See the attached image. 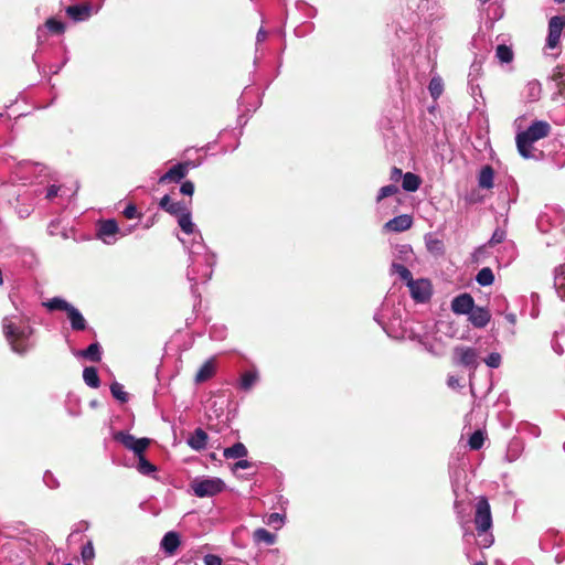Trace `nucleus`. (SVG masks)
<instances>
[{"instance_id":"1","label":"nucleus","mask_w":565,"mask_h":565,"mask_svg":"<svg viewBox=\"0 0 565 565\" xmlns=\"http://www.w3.org/2000/svg\"><path fill=\"white\" fill-rule=\"evenodd\" d=\"M178 224L185 234L193 235L190 245L182 238L180 241L189 252L190 263L186 277L192 282L191 291L195 294L198 284L207 282L211 279L216 264V255L204 244L202 234L196 231V226L192 222L190 210L178 217Z\"/></svg>"},{"instance_id":"2","label":"nucleus","mask_w":565,"mask_h":565,"mask_svg":"<svg viewBox=\"0 0 565 565\" xmlns=\"http://www.w3.org/2000/svg\"><path fill=\"white\" fill-rule=\"evenodd\" d=\"M2 331L11 350L19 355H25L35 347L34 328L30 318L23 313L6 316L2 319Z\"/></svg>"},{"instance_id":"3","label":"nucleus","mask_w":565,"mask_h":565,"mask_svg":"<svg viewBox=\"0 0 565 565\" xmlns=\"http://www.w3.org/2000/svg\"><path fill=\"white\" fill-rule=\"evenodd\" d=\"M473 523L476 526L477 535L479 540V546L481 548L490 547L494 537L491 532L492 529V514L489 501L486 497H480L476 503Z\"/></svg>"},{"instance_id":"4","label":"nucleus","mask_w":565,"mask_h":565,"mask_svg":"<svg viewBox=\"0 0 565 565\" xmlns=\"http://www.w3.org/2000/svg\"><path fill=\"white\" fill-rule=\"evenodd\" d=\"M401 311L399 307H391L390 303L385 301L381 309L374 315V320L390 338L401 339L405 337Z\"/></svg>"},{"instance_id":"5","label":"nucleus","mask_w":565,"mask_h":565,"mask_svg":"<svg viewBox=\"0 0 565 565\" xmlns=\"http://www.w3.org/2000/svg\"><path fill=\"white\" fill-rule=\"evenodd\" d=\"M13 174L24 182H38L39 184L53 179L49 167L30 160L20 161L13 170Z\"/></svg>"},{"instance_id":"6","label":"nucleus","mask_w":565,"mask_h":565,"mask_svg":"<svg viewBox=\"0 0 565 565\" xmlns=\"http://www.w3.org/2000/svg\"><path fill=\"white\" fill-rule=\"evenodd\" d=\"M226 488L225 482L218 477L202 476L190 482V490L198 498H212L222 493Z\"/></svg>"},{"instance_id":"7","label":"nucleus","mask_w":565,"mask_h":565,"mask_svg":"<svg viewBox=\"0 0 565 565\" xmlns=\"http://www.w3.org/2000/svg\"><path fill=\"white\" fill-rule=\"evenodd\" d=\"M114 439L117 443H120L128 450L134 451V454L136 456L143 454L145 450L150 445L149 438H146V437L136 438L134 435L129 434L128 431H122V430L115 433Z\"/></svg>"},{"instance_id":"8","label":"nucleus","mask_w":565,"mask_h":565,"mask_svg":"<svg viewBox=\"0 0 565 565\" xmlns=\"http://www.w3.org/2000/svg\"><path fill=\"white\" fill-rule=\"evenodd\" d=\"M119 227L114 218L100 220L96 224V236L105 244L111 245L117 242Z\"/></svg>"},{"instance_id":"9","label":"nucleus","mask_w":565,"mask_h":565,"mask_svg":"<svg viewBox=\"0 0 565 565\" xmlns=\"http://www.w3.org/2000/svg\"><path fill=\"white\" fill-rule=\"evenodd\" d=\"M565 29V15H554L548 21V33L546 38V47L555 49L558 46L563 31Z\"/></svg>"},{"instance_id":"10","label":"nucleus","mask_w":565,"mask_h":565,"mask_svg":"<svg viewBox=\"0 0 565 565\" xmlns=\"http://www.w3.org/2000/svg\"><path fill=\"white\" fill-rule=\"evenodd\" d=\"M412 298L419 303H424L428 301L431 297V284L428 279H413L407 285Z\"/></svg>"},{"instance_id":"11","label":"nucleus","mask_w":565,"mask_h":565,"mask_svg":"<svg viewBox=\"0 0 565 565\" xmlns=\"http://www.w3.org/2000/svg\"><path fill=\"white\" fill-rule=\"evenodd\" d=\"M194 167L195 164L192 161L179 162L171 167L166 173H163L159 178L158 182L160 184H166L169 182L179 183L182 179L185 178V175L189 172V169Z\"/></svg>"},{"instance_id":"12","label":"nucleus","mask_w":565,"mask_h":565,"mask_svg":"<svg viewBox=\"0 0 565 565\" xmlns=\"http://www.w3.org/2000/svg\"><path fill=\"white\" fill-rule=\"evenodd\" d=\"M454 362L468 369H477L478 355L473 348L456 347L454 349Z\"/></svg>"},{"instance_id":"13","label":"nucleus","mask_w":565,"mask_h":565,"mask_svg":"<svg viewBox=\"0 0 565 565\" xmlns=\"http://www.w3.org/2000/svg\"><path fill=\"white\" fill-rule=\"evenodd\" d=\"M475 307V300L468 292L460 294L451 301V310L456 315H469Z\"/></svg>"},{"instance_id":"14","label":"nucleus","mask_w":565,"mask_h":565,"mask_svg":"<svg viewBox=\"0 0 565 565\" xmlns=\"http://www.w3.org/2000/svg\"><path fill=\"white\" fill-rule=\"evenodd\" d=\"M550 131L551 126L547 121L535 120L523 132H525L532 140L537 141L547 137Z\"/></svg>"},{"instance_id":"15","label":"nucleus","mask_w":565,"mask_h":565,"mask_svg":"<svg viewBox=\"0 0 565 565\" xmlns=\"http://www.w3.org/2000/svg\"><path fill=\"white\" fill-rule=\"evenodd\" d=\"M413 224V218L408 214H401L387 221L384 228L388 232H404L408 230Z\"/></svg>"},{"instance_id":"16","label":"nucleus","mask_w":565,"mask_h":565,"mask_svg":"<svg viewBox=\"0 0 565 565\" xmlns=\"http://www.w3.org/2000/svg\"><path fill=\"white\" fill-rule=\"evenodd\" d=\"M159 207L177 217L189 210L183 202H173L168 194L160 199Z\"/></svg>"},{"instance_id":"17","label":"nucleus","mask_w":565,"mask_h":565,"mask_svg":"<svg viewBox=\"0 0 565 565\" xmlns=\"http://www.w3.org/2000/svg\"><path fill=\"white\" fill-rule=\"evenodd\" d=\"M518 151L521 157L524 159H531L534 157L533 154V143L535 142L532 140L525 132L521 131L515 137Z\"/></svg>"},{"instance_id":"18","label":"nucleus","mask_w":565,"mask_h":565,"mask_svg":"<svg viewBox=\"0 0 565 565\" xmlns=\"http://www.w3.org/2000/svg\"><path fill=\"white\" fill-rule=\"evenodd\" d=\"M468 316L469 321L476 328H484L491 319L489 310L483 307H473Z\"/></svg>"},{"instance_id":"19","label":"nucleus","mask_w":565,"mask_h":565,"mask_svg":"<svg viewBox=\"0 0 565 565\" xmlns=\"http://www.w3.org/2000/svg\"><path fill=\"white\" fill-rule=\"evenodd\" d=\"M180 535L174 531H170L163 535L160 542V547L166 554L173 555L180 546Z\"/></svg>"},{"instance_id":"20","label":"nucleus","mask_w":565,"mask_h":565,"mask_svg":"<svg viewBox=\"0 0 565 565\" xmlns=\"http://www.w3.org/2000/svg\"><path fill=\"white\" fill-rule=\"evenodd\" d=\"M90 13V4H74L66 8V14L75 22L87 20Z\"/></svg>"},{"instance_id":"21","label":"nucleus","mask_w":565,"mask_h":565,"mask_svg":"<svg viewBox=\"0 0 565 565\" xmlns=\"http://www.w3.org/2000/svg\"><path fill=\"white\" fill-rule=\"evenodd\" d=\"M66 315L73 331H84L87 329V321L76 307L72 306L66 311Z\"/></svg>"},{"instance_id":"22","label":"nucleus","mask_w":565,"mask_h":565,"mask_svg":"<svg viewBox=\"0 0 565 565\" xmlns=\"http://www.w3.org/2000/svg\"><path fill=\"white\" fill-rule=\"evenodd\" d=\"M74 355L90 362H99L103 355L102 347L98 342H93L86 349L74 352Z\"/></svg>"},{"instance_id":"23","label":"nucleus","mask_w":565,"mask_h":565,"mask_svg":"<svg viewBox=\"0 0 565 565\" xmlns=\"http://www.w3.org/2000/svg\"><path fill=\"white\" fill-rule=\"evenodd\" d=\"M209 436L202 428H196L188 438V445L196 451L206 447Z\"/></svg>"},{"instance_id":"24","label":"nucleus","mask_w":565,"mask_h":565,"mask_svg":"<svg viewBox=\"0 0 565 565\" xmlns=\"http://www.w3.org/2000/svg\"><path fill=\"white\" fill-rule=\"evenodd\" d=\"M46 30H49L53 33H56V34H62L65 30V25L63 22H61L54 18L47 19L45 24L42 26H39L36 30L38 41L42 40V36H44Z\"/></svg>"},{"instance_id":"25","label":"nucleus","mask_w":565,"mask_h":565,"mask_svg":"<svg viewBox=\"0 0 565 565\" xmlns=\"http://www.w3.org/2000/svg\"><path fill=\"white\" fill-rule=\"evenodd\" d=\"M248 454L246 446L243 443H235L233 446L227 447L223 450V457L225 459H241L245 458Z\"/></svg>"},{"instance_id":"26","label":"nucleus","mask_w":565,"mask_h":565,"mask_svg":"<svg viewBox=\"0 0 565 565\" xmlns=\"http://www.w3.org/2000/svg\"><path fill=\"white\" fill-rule=\"evenodd\" d=\"M214 373H215V365L213 363V360H207L198 370V372L195 374V382L203 383V382L210 380L214 375Z\"/></svg>"},{"instance_id":"27","label":"nucleus","mask_w":565,"mask_h":565,"mask_svg":"<svg viewBox=\"0 0 565 565\" xmlns=\"http://www.w3.org/2000/svg\"><path fill=\"white\" fill-rule=\"evenodd\" d=\"M494 171L492 167L484 166L478 175L479 186L482 189H491L493 186Z\"/></svg>"},{"instance_id":"28","label":"nucleus","mask_w":565,"mask_h":565,"mask_svg":"<svg viewBox=\"0 0 565 565\" xmlns=\"http://www.w3.org/2000/svg\"><path fill=\"white\" fill-rule=\"evenodd\" d=\"M420 183H422L420 178L413 172H406L403 175L402 188L406 192L417 191L420 186Z\"/></svg>"},{"instance_id":"29","label":"nucleus","mask_w":565,"mask_h":565,"mask_svg":"<svg viewBox=\"0 0 565 565\" xmlns=\"http://www.w3.org/2000/svg\"><path fill=\"white\" fill-rule=\"evenodd\" d=\"M83 380L88 387L98 388L100 386L98 371L94 366H86L83 370Z\"/></svg>"},{"instance_id":"30","label":"nucleus","mask_w":565,"mask_h":565,"mask_svg":"<svg viewBox=\"0 0 565 565\" xmlns=\"http://www.w3.org/2000/svg\"><path fill=\"white\" fill-rule=\"evenodd\" d=\"M258 381V372L256 370H249L241 375L238 386L242 391H249Z\"/></svg>"},{"instance_id":"31","label":"nucleus","mask_w":565,"mask_h":565,"mask_svg":"<svg viewBox=\"0 0 565 565\" xmlns=\"http://www.w3.org/2000/svg\"><path fill=\"white\" fill-rule=\"evenodd\" d=\"M253 537L256 543H265L268 546L276 542V535L263 527L255 530Z\"/></svg>"},{"instance_id":"32","label":"nucleus","mask_w":565,"mask_h":565,"mask_svg":"<svg viewBox=\"0 0 565 565\" xmlns=\"http://www.w3.org/2000/svg\"><path fill=\"white\" fill-rule=\"evenodd\" d=\"M43 306L50 311L63 310L66 312L73 305L61 297H53L52 299L43 302Z\"/></svg>"},{"instance_id":"33","label":"nucleus","mask_w":565,"mask_h":565,"mask_svg":"<svg viewBox=\"0 0 565 565\" xmlns=\"http://www.w3.org/2000/svg\"><path fill=\"white\" fill-rule=\"evenodd\" d=\"M455 509L457 513L458 523L460 524V527L463 532V537L473 536V532L470 526V520L462 511L458 509V502H455Z\"/></svg>"},{"instance_id":"34","label":"nucleus","mask_w":565,"mask_h":565,"mask_svg":"<svg viewBox=\"0 0 565 565\" xmlns=\"http://www.w3.org/2000/svg\"><path fill=\"white\" fill-rule=\"evenodd\" d=\"M137 459H138V462H137V470L143 475V476H149L150 473L152 472H156L157 471V467L151 463L146 457L143 454H140V455H137L136 456Z\"/></svg>"},{"instance_id":"35","label":"nucleus","mask_w":565,"mask_h":565,"mask_svg":"<svg viewBox=\"0 0 565 565\" xmlns=\"http://www.w3.org/2000/svg\"><path fill=\"white\" fill-rule=\"evenodd\" d=\"M476 281L482 287L492 285L494 281L492 269L489 267L481 268L476 276Z\"/></svg>"},{"instance_id":"36","label":"nucleus","mask_w":565,"mask_h":565,"mask_svg":"<svg viewBox=\"0 0 565 565\" xmlns=\"http://www.w3.org/2000/svg\"><path fill=\"white\" fill-rule=\"evenodd\" d=\"M542 85L539 81H530L526 85V97L530 102H536L541 97Z\"/></svg>"},{"instance_id":"37","label":"nucleus","mask_w":565,"mask_h":565,"mask_svg":"<svg viewBox=\"0 0 565 565\" xmlns=\"http://www.w3.org/2000/svg\"><path fill=\"white\" fill-rule=\"evenodd\" d=\"M391 269L392 273L397 274L402 280L406 281V285L413 280L412 273L405 265L393 262Z\"/></svg>"},{"instance_id":"38","label":"nucleus","mask_w":565,"mask_h":565,"mask_svg":"<svg viewBox=\"0 0 565 565\" xmlns=\"http://www.w3.org/2000/svg\"><path fill=\"white\" fill-rule=\"evenodd\" d=\"M495 56L501 63H510L513 61L514 54L510 46L500 44L497 46Z\"/></svg>"},{"instance_id":"39","label":"nucleus","mask_w":565,"mask_h":565,"mask_svg":"<svg viewBox=\"0 0 565 565\" xmlns=\"http://www.w3.org/2000/svg\"><path fill=\"white\" fill-rule=\"evenodd\" d=\"M554 286L556 288V291L558 296L562 299H565V267L562 266L556 270Z\"/></svg>"},{"instance_id":"40","label":"nucleus","mask_w":565,"mask_h":565,"mask_svg":"<svg viewBox=\"0 0 565 565\" xmlns=\"http://www.w3.org/2000/svg\"><path fill=\"white\" fill-rule=\"evenodd\" d=\"M414 256L412 246L408 244L397 245L395 248V257L402 262L408 263Z\"/></svg>"},{"instance_id":"41","label":"nucleus","mask_w":565,"mask_h":565,"mask_svg":"<svg viewBox=\"0 0 565 565\" xmlns=\"http://www.w3.org/2000/svg\"><path fill=\"white\" fill-rule=\"evenodd\" d=\"M110 393L114 398L119 401L120 403H127L128 402V393L125 392L124 386L118 383L114 382L110 384Z\"/></svg>"},{"instance_id":"42","label":"nucleus","mask_w":565,"mask_h":565,"mask_svg":"<svg viewBox=\"0 0 565 565\" xmlns=\"http://www.w3.org/2000/svg\"><path fill=\"white\" fill-rule=\"evenodd\" d=\"M428 89L433 98H438L444 89L443 79L439 76L433 77L429 82Z\"/></svg>"},{"instance_id":"43","label":"nucleus","mask_w":565,"mask_h":565,"mask_svg":"<svg viewBox=\"0 0 565 565\" xmlns=\"http://www.w3.org/2000/svg\"><path fill=\"white\" fill-rule=\"evenodd\" d=\"M484 441V436L481 430H476L469 437L468 445L472 450H479L482 448Z\"/></svg>"},{"instance_id":"44","label":"nucleus","mask_w":565,"mask_h":565,"mask_svg":"<svg viewBox=\"0 0 565 565\" xmlns=\"http://www.w3.org/2000/svg\"><path fill=\"white\" fill-rule=\"evenodd\" d=\"M209 334L212 340L222 341L226 338L227 329L225 326L214 324L210 328Z\"/></svg>"},{"instance_id":"45","label":"nucleus","mask_w":565,"mask_h":565,"mask_svg":"<svg viewBox=\"0 0 565 565\" xmlns=\"http://www.w3.org/2000/svg\"><path fill=\"white\" fill-rule=\"evenodd\" d=\"M82 559L85 564H89L95 557V550L92 541L83 545L81 551Z\"/></svg>"},{"instance_id":"46","label":"nucleus","mask_w":565,"mask_h":565,"mask_svg":"<svg viewBox=\"0 0 565 565\" xmlns=\"http://www.w3.org/2000/svg\"><path fill=\"white\" fill-rule=\"evenodd\" d=\"M520 451H521V444L518 440H512L508 447L507 459L510 462L516 460L520 456Z\"/></svg>"},{"instance_id":"47","label":"nucleus","mask_w":565,"mask_h":565,"mask_svg":"<svg viewBox=\"0 0 565 565\" xmlns=\"http://www.w3.org/2000/svg\"><path fill=\"white\" fill-rule=\"evenodd\" d=\"M398 188L395 184H388L385 186H382L376 195V201L380 202L385 198L392 196L396 193H398Z\"/></svg>"},{"instance_id":"48","label":"nucleus","mask_w":565,"mask_h":565,"mask_svg":"<svg viewBox=\"0 0 565 565\" xmlns=\"http://www.w3.org/2000/svg\"><path fill=\"white\" fill-rule=\"evenodd\" d=\"M60 190V185L51 184L50 186L43 190H38L36 192L44 193V199L47 200L49 202H53L57 198Z\"/></svg>"},{"instance_id":"49","label":"nucleus","mask_w":565,"mask_h":565,"mask_svg":"<svg viewBox=\"0 0 565 565\" xmlns=\"http://www.w3.org/2000/svg\"><path fill=\"white\" fill-rule=\"evenodd\" d=\"M551 79L554 81L557 86L559 87V90L562 92V88L565 86V71L563 67H556L553 71V74L551 76Z\"/></svg>"},{"instance_id":"50","label":"nucleus","mask_w":565,"mask_h":565,"mask_svg":"<svg viewBox=\"0 0 565 565\" xmlns=\"http://www.w3.org/2000/svg\"><path fill=\"white\" fill-rule=\"evenodd\" d=\"M266 523L270 526H275L276 529H279L285 523V515L277 513V512L270 513L267 518Z\"/></svg>"},{"instance_id":"51","label":"nucleus","mask_w":565,"mask_h":565,"mask_svg":"<svg viewBox=\"0 0 565 565\" xmlns=\"http://www.w3.org/2000/svg\"><path fill=\"white\" fill-rule=\"evenodd\" d=\"M43 482L50 489H57L60 487V482L56 477L51 471H45L43 476Z\"/></svg>"},{"instance_id":"52","label":"nucleus","mask_w":565,"mask_h":565,"mask_svg":"<svg viewBox=\"0 0 565 565\" xmlns=\"http://www.w3.org/2000/svg\"><path fill=\"white\" fill-rule=\"evenodd\" d=\"M484 363L491 369H497L501 364V355L498 352H492L484 359Z\"/></svg>"},{"instance_id":"53","label":"nucleus","mask_w":565,"mask_h":565,"mask_svg":"<svg viewBox=\"0 0 565 565\" xmlns=\"http://www.w3.org/2000/svg\"><path fill=\"white\" fill-rule=\"evenodd\" d=\"M550 221H551V216H550V214L547 212L540 214V216L537 218V227H539V230L541 232H548V230H550V227H548Z\"/></svg>"},{"instance_id":"54","label":"nucleus","mask_w":565,"mask_h":565,"mask_svg":"<svg viewBox=\"0 0 565 565\" xmlns=\"http://www.w3.org/2000/svg\"><path fill=\"white\" fill-rule=\"evenodd\" d=\"M522 431H524L525 434L533 438H537L541 435L540 427L532 424H525L522 428Z\"/></svg>"},{"instance_id":"55","label":"nucleus","mask_w":565,"mask_h":565,"mask_svg":"<svg viewBox=\"0 0 565 565\" xmlns=\"http://www.w3.org/2000/svg\"><path fill=\"white\" fill-rule=\"evenodd\" d=\"M505 231L501 230V228H497L491 238H490V244L491 245H494V244H499V243H502L504 239H505Z\"/></svg>"},{"instance_id":"56","label":"nucleus","mask_w":565,"mask_h":565,"mask_svg":"<svg viewBox=\"0 0 565 565\" xmlns=\"http://www.w3.org/2000/svg\"><path fill=\"white\" fill-rule=\"evenodd\" d=\"M122 214L128 220H132V218L137 217L138 216L137 206L135 204H132V203L128 204L124 209Z\"/></svg>"},{"instance_id":"57","label":"nucleus","mask_w":565,"mask_h":565,"mask_svg":"<svg viewBox=\"0 0 565 565\" xmlns=\"http://www.w3.org/2000/svg\"><path fill=\"white\" fill-rule=\"evenodd\" d=\"M180 192L183 195H192L194 193V183L190 180L184 181L180 186Z\"/></svg>"},{"instance_id":"58","label":"nucleus","mask_w":565,"mask_h":565,"mask_svg":"<svg viewBox=\"0 0 565 565\" xmlns=\"http://www.w3.org/2000/svg\"><path fill=\"white\" fill-rule=\"evenodd\" d=\"M205 565H222V559L220 556L214 554H207L204 557Z\"/></svg>"},{"instance_id":"59","label":"nucleus","mask_w":565,"mask_h":565,"mask_svg":"<svg viewBox=\"0 0 565 565\" xmlns=\"http://www.w3.org/2000/svg\"><path fill=\"white\" fill-rule=\"evenodd\" d=\"M252 467V462L244 459V458H241L237 462L234 463V468L233 469H248Z\"/></svg>"},{"instance_id":"60","label":"nucleus","mask_w":565,"mask_h":565,"mask_svg":"<svg viewBox=\"0 0 565 565\" xmlns=\"http://www.w3.org/2000/svg\"><path fill=\"white\" fill-rule=\"evenodd\" d=\"M447 384H448V386H449V387H451V388H458V387H460V386H461V385H460V381H459V379H458V377H456V376H452V375L448 377V380H447Z\"/></svg>"},{"instance_id":"61","label":"nucleus","mask_w":565,"mask_h":565,"mask_svg":"<svg viewBox=\"0 0 565 565\" xmlns=\"http://www.w3.org/2000/svg\"><path fill=\"white\" fill-rule=\"evenodd\" d=\"M12 188V184L9 183H0V198L9 194V190Z\"/></svg>"},{"instance_id":"62","label":"nucleus","mask_w":565,"mask_h":565,"mask_svg":"<svg viewBox=\"0 0 565 565\" xmlns=\"http://www.w3.org/2000/svg\"><path fill=\"white\" fill-rule=\"evenodd\" d=\"M403 173H402V170L394 167L392 169V172H391V179L394 180V181H397L401 177L403 178Z\"/></svg>"},{"instance_id":"63","label":"nucleus","mask_w":565,"mask_h":565,"mask_svg":"<svg viewBox=\"0 0 565 565\" xmlns=\"http://www.w3.org/2000/svg\"><path fill=\"white\" fill-rule=\"evenodd\" d=\"M18 214L21 218L28 217L31 214V209L28 207H19Z\"/></svg>"},{"instance_id":"64","label":"nucleus","mask_w":565,"mask_h":565,"mask_svg":"<svg viewBox=\"0 0 565 565\" xmlns=\"http://www.w3.org/2000/svg\"><path fill=\"white\" fill-rule=\"evenodd\" d=\"M265 39H266V31L263 28H260L257 32L256 41L263 42Z\"/></svg>"}]
</instances>
